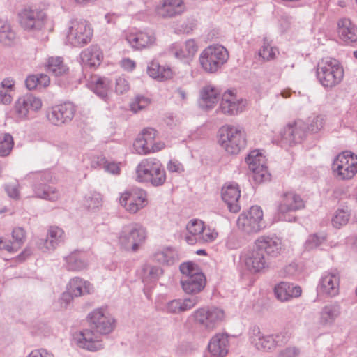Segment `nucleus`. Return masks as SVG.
Segmentation results:
<instances>
[{
    "mask_svg": "<svg viewBox=\"0 0 357 357\" xmlns=\"http://www.w3.org/2000/svg\"><path fill=\"white\" fill-rule=\"evenodd\" d=\"M305 202L300 195L293 191L286 192L281 195L277 204V217L279 220L292 222L295 218L291 213L303 209Z\"/></svg>",
    "mask_w": 357,
    "mask_h": 357,
    "instance_id": "obj_10",
    "label": "nucleus"
},
{
    "mask_svg": "<svg viewBox=\"0 0 357 357\" xmlns=\"http://www.w3.org/2000/svg\"><path fill=\"white\" fill-rule=\"evenodd\" d=\"M75 106L70 102L51 107L47 112V118L54 126L70 122L75 116Z\"/></svg>",
    "mask_w": 357,
    "mask_h": 357,
    "instance_id": "obj_20",
    "label": "nucleus"
},
{
    "mask_svg": "<svg viewBox=\"0 0 357 357\" xmlns=\"http://www.w3.org/2000/svg\"><path fill=\"white\" fill-rule=\"evenodd\" d=\"M153 258L156 262L166 266H172L179 259L177 252L170 247L156 251L153 255Z\"/></svg>",
    "mask_w": 357,
    "mask_h": 357,
    "instance_id": "obj_41",
    "label": "nucleus"
},
{
    "mask_svg": "<svg viewBox=\"0 0 357 357\" xmlns=\"http://www.w3.org/2000/svg\"><path fill=\"white\" fill-rule=\"evenodd\" d=\"M93 29L85 20H72L67 26L66 43L74 47H83L91 40Z\"/></svg>",
    "mask_w": 357,
    "mask_h": 357,
    "instance_id": "obj_9",
    "label": "nucleus"
},
{
    "mask_svg": "<svg viewBox=\"0 0 357 357\" xmlns=\"http://www.w3.org/2000/svg\"><path fill=\"white\" fill-rule=\"evenodd\" d=\"M101 335L92 328L84 329L75 333L73 340L78 347L95 352L104 347Z\"/></svg>",
    "mask_w": 357,
    "mask_h": 357,
    "instance_id": "obj_17",
    "label": "nucleus"
},
{
    "mask_svg": "<svg viewBox=\"0 0 357 357\" xmlns=\"http://www.w3.org/2000/svg\"><path fill=\"white\" fill-rule=\"evenodd\" d=\"M229 337L218 333L211 337L208 344V351L213 357H225L229 349Z\"/></svg>",
    "mask_w": 357,
    "mask_h": 357,
    "instance_id": "obj_29",
    "label": "nucleus"
},
{
    "mask_svg": "<svg viewBox=\"0 0 357 357\" xmlns=\"http://www.w3.org/2000/svg\"><path fill=\"white\" fill-rule=\"evenodd\" d=\"M126 41L135 50L149 48L155 44L156 38L151 31H130L126 36Z\"/></svg>",
    "mask_w": 357,
    "mask_h": 357,
    "instance_id": "obj_28",
    "label": "nucleus"
},
{
    "mask_svg": "<svg viewBox=\"0 0 357 357\" xmlns=\"http://www.w3.org/2000/svg\"><path fill=\"white\" fill-rule=\"evenodd\" d=\"M46 70L52 73L55 76H59L66 73L68 68L63 63L62 57L51 56L47 59L46 63Z\"/></svg>",
    "mask_w": 357,
    "mask_h": 357,
    "instance_id": "obj_44",
    "label": "nucleus"
},
{
    "mask_svg": "<svg viewBox=\"0 0 357 357\" xmlns=\"http://www.w3.org/2000/svg\"><path fill=\"white\" fill-rule=\"evenodd\" d=\"M167 169L170 173L181 174L185 171L181 162L177 160H170L167 164Z\"/></svg>",
    "mask_w": 357,
    "mask_h": 357,
    "instance_id": "obj_58",
    "label": "nucleus"
},
{
    "mask_svg": "<svg viewBox=\"0 0 357 357\" xmlns=\"http://www.w3.org/2000/svg\"><path fill=\"white\" fill-rule=\"evenodd\" d=\"M79 58L84 68H95L100 65L103 55L98 45H91L82 51Z\"/></svg>",
    "mask_w": 357,
    "mask_h": 357,
    "instance_id": "obj_31",
    "label": "nucleus"
},
{
    "mask_svg": "<svg viewBox=\"0 0 357 357\" xmlns=\"http://www.w3.org/2000/svg\"><path fill=\"white\" fill-rule=\"evenodd\" d=\"M219 100V91L212 85H206L199 92V105L205 110L213 109Z\"/></svg>",
    "mask_w": 357,
    "mask_h": 357,
    "instance_id": "obj_32",
    "label": "nucleus"
},
{
    "mask_svg": "<svg viewBox=\"0 0 357 357\" xmlns=\"http://www.w3.org/2000/svg\"><path fill=\"white\" fill-rule=\"evenodd\" d=\"M342 307L337 301L324 305L319 312L318 324L324 328L331 327L340 317Z\"/></svg>",
    "mask_w": 357,
    "mask_h": 357,
    "instance_id": "obj_27",
    "label": "nucleus"
},
{
    "mask_svg": "<svg viewBox=\"0 0 357 357\" xmlns=\"http://www.w3.org/2000/svg\"><path fill=\"white\" fill-rule=\"evenodd\" d=\"M16 34L6 21L0 20V43L10 46L15 40Z\"/></svg>",
    "mask_w": 357,
    "mask_h": 357,
    "instance_id": "obj_45",
    "label": "nucleus"
},
{
    "mask_svg": "<svg viewBox=\"0 0 357 357\" xmlns=\"http://www.w3.org/2000/svg\"><path fill=\"white\" fill-rule=\"evenodd\" d=\"M148 75L158 81H164L172 78V69L165 66H160L158 62L153 61L147 66Z\"/></svg>",
    "mask_w": 357,
    "mask_h": 357,
    "instance_id": "obj_40",
    "label": "nucleus"
},
{
    "mask_svg": "<svg viewBox=\"0 0 357 357\" xmlns=\"http://www.w3.org/2000/svg\"><path fill=\"white\" fill-rule=\"evenodd\" d=\"M183 276L180 283L184 293L197 296L204 289L206 278L199 267L194 263L188 261L182 263L179 267Z\"/></svg>",
    "mask_w": 357,
    "mask_h": 357,
    "instance_id": "obj_3",
    "label": "nucleus"
},
{
    "mask_svg": "<svg viewBox=\"0 0 357 357\" xmlns=\"http://www.w3.org/2000/svg\"><path fill=\"white\" fill-rule=\"evenodd\" d=\"M12 237L14 241L12 243L17 250L24 241L25 231L22 227H16L13 230Z\"/></svg>",
    "mask_w": 357,
    "mask_h": 357,
    "instance_id": "obj_56",
    "label": "nucleus"
},
{
    "mask_svg": "<svg viewBox=\"0 0 357 357\" xmlns=\"http://www.w3.org/2000/svg\"><path fill=\"white\" fill-rule=\"evenodd\" d=\"M300 354V351L295 347H288L281 350L278 357H297Z\"/></svg>",
    "mask_w": 357,
    "mask_h": 357,
    "instance_id": "obj_63",
    "label": "nucleus"
},
{
    "mask_svg": "<svg viewBox=\"0 0 357 357\" xmlns=\"http://www.w3.org/2000/svg\"><path fill=\"white\" fill-rule=\"evenodd\" d=\"M249 169L253 174V179L257 183H261L270 179V174L266 165V158L259 150L250 152L245 158Z\"/></svg>",
    "mask_w": 357,
    "mask_h": 357,
    "instance_id": "obj_18",
    "label": "nucleus"
},
{
    "mask_svg": "<svg viewBox=\"0 0 357 357\" xmlns=\"http://www.w3.org/2000/svg\"><path fill=\"white\" fill-rule=\"evenodd\" d=\"M43 106L42 100L31 94L20 97L15 102L13 112L17 121H26L33 119Z\"/></svg>",
    "mask_w": 357,
    "mask_h": 357,
    "instance_id": "obj_12",
    "label": "nucleus"
},
{
    "mask_svg": "<svg viewBox=\"0 0 357 357\" xmlns=\"http://www.w3.org/2000/svg\"><path fill=\"white\" fill-rule=\"evenodd\" d=\"M241 259L245 268L252 273H261L268 267L264 255L258 250L255 244L252 249L241 254Z\"/></svg>",
    "mask_w": 357,
    "mask_h": 357,
    "instance_id": "obj_22",
    "label": "nucleus"
},
{
    "mask_svg": "<svg viewBox=\"0 0 357 357\" xmlns=\"http://www.w3.org/2000/svg\"><path fill=\"white\" fill-rule=\"evenodd\" d=\"M289 124L291 125V130L293 131L292 135L296 144L301 142L305 135L306 126L305 123L302 120H297Z\"/></svg>",
    "mask_w": 357,
    "mask_h": 357,
    "instance_id": "obj_50",
    "label": "nucleus"
},
{
    "mask_svg": "<svg viewBox=\"0 0 357 357\" xmlns=\"http://www.w3.org/2000/svg\"><path fill=\"white\" fill-rule=\"evenodd\" d=\"M218 143L229 154L236 155L246 146L245 132L238 126H223L218 131Z\"/></svg>",
    "mask_w": 357,
    "mask_h": 357,
    "instance_id": "obj_5",
    "label": "nucleus"
},
{
    "mask_svg": "<svg viewBox=\"0 0 357 357\" xmlns=\"http://www.w3.org/2000/svg\"><path fill=\"white\" fill-rule=\"evenodd\" d=\"M326 240L325 236H318L317 234H313L309 236L305 243V248L307 250H312L319 246Z\"/></svg>",
    "mask_w": 357,
    "mask_h": 357,
    "instance_id": "obj_54",
    "label": "nucleus"
},
{
    "mask_svg": "<svg viewBox=\"0 0 357 357\" xmlns=\"http://www.w3.org/2000/svg\"><path fill=\"white\" fill-rule=\"evenodd\" d=\"M103 169L105 172L114 175L119 174L121 171L119 163L108 160H105Z\"/></svg>",
    "mask_w": 357,
    "mask_h": 357,
    "instance_id": "obj_62",
    "label": "nucleus"
},
{
    "mask_svg": "<svg viewBox=\"0 0 357 357\" xmlns=\"http://www.w3.org/2000/svg\"><path fill=\"white\" fill-rule=\"evenodd\" d=\"M278 54V49L271 46L265 39L259 51V56L263 59V61H268L274 59Z\"/></svg>",
    "mask_w": 357,
    "mask_h": 357,
    "instance_id": "obj_49",
    "label": "nucleus"
},
{
    "mask_svg": "<svg viewBox=\"0 0 357 357\" xmlns=\"http://www.w3.org/2000/svg\"><path fill=\"white\" fill-rule=\"evenodd\" d=\"M5 190L9 197L14 199H18L20 198L18 183L8 184L5 186Z\"/></svg>",
    "mask_w": 357,
    "mask_h": 357,
    "instance_id": "obj_60",
    "label": "nucleus"
},
{
    "mask_svg": "<svg viewBox=\"0 0 357 357\" xmlns=\"http://www.w3.org/2000/svg\"><path fill=\"white\" fill-rule=\"evenodd\" d=\"M158 132L152 128H146L142 130L135 139L133 146L136 153L147 155L161 151L165 146L162 141H156Z\"/></svg>",
    "mask_w": 357,
    "mask_h": 357,
    "instance_id": "obj_14",
    "label": "nucleus"
},
{
    "mask_svg": "<svg viewBox=\"0 0 357 357\" xmlns=\"http://www.w3.org/2000/svg\"><path fill=\"white\" fill-rule=\"evenodd\" d=\"M276 298L280 301H288L293 298H298L301 295L302 289L300 286L286 282H281L274 288Z\"/></svg>",
    "mask_w": 357,
    "mask_h": 357,
    "instance_id": "obj_33",
    "label": "nucleus"
},
{
    "mask_svg": "<svg viewBox=\"0 0 357 357\" xmlns=\"http://www.w3.org/2000/svg\"><path fill=\"white\" fill-rule=\"evenodd\" d=\"M254 244L258 250L267 256L276 257L280 255L283 244L282 240L276 235H262L257 238Z\"/></svg>",
    "mask_w": 357,
    "mask_h": 357,
    "instance_id": "obj_23",
    "label": "nucleus"
},
{
    "mask_svg": "<svg viewBox=\"0 0 357 357\" xmlns=\"http://www.w3.org/2000/svg\"><path fill=\"white\" fill-rule=\"evenodd\" d=\"M344 70L342 64L331 57L321 59L317 65V77L325 89H333L342 82Z\"/></svg>",
    "mask_w": 357,
    "mask_h": 357,
    "instance_id": "obj_4",
    "label": "nucleus"
},
{
    "mask_svg": "<svg viewBox=\"0 0 357 357\" xmlns=\"http://www.w3.org/2000/svg\"><path fill=\"white\" fill-rule=\"evenodd\" d=\"M190 317L196 325L211 331L225 320V312L222 308L206 306L195 310Z\"/></svg>",
    "mask_w": 357,
    "mask_h": 357,
    "instance_id": "obj_8",
    "label": "nucleus"
},
{
    "mask_svg": "<svg viewBox=\"0 0 357 357\" xmlns=\"http://www.w3.org/2000/svg\"><path fill=\"white\" fill-rule=\"evenodd\" d=\"M221 197L227 205L229 211L237 213L240 211L239 198L241 197V190L239 185L236 183H226L222 188Z\"/></svg>",
    "mask_w": 357,
    "mask_h": 357,
    "instance_id": "obj_26",
    "label": "nucleus"
},
{
    "mask_svg": "<svg viewBox=\"0 0 357 357\" xmlns=\"http://www.w3.org/2000/svg\"><path fill=\"white\" fill-rule=\"evenodd\" d=\"M93 284L80 277L71 278L67 284V292L63 293L62 298L70 300V298L80 297L93 293Z\"/></svg>",
    "mask_w": 357,
    "mask_h": 357,
    "instance_id": "obj_25",
    "label": "nucleus"
},
{
    "mask_svg": "<svg viewBox=\"0 0 357 357\" xmlns=\"http://www.w3.org/2000/svg\"><path fill=\"white\" fill-rule=\"evenodd\" d=\"M33 197L37 198L50 202H56L60 198V192L54 186L43 183L33 185Z\"/></svg>",
    "mask_w": 357,
    "mask_h": 357,
    "instance_id": "obj_38",
    "label": "nucleus"
},
{
    "mask_svg": "<svg viewBox=\"0 0 357 357\" xmlns=\"http://www.w3.org/2000/svg\"><path fill=\"white\" fill-rule=\"evenodd\" d=\"M14 146L13 136L8 132L0 133V156L6 157L9 155Z\"/></svg>",
    "mask_w": 357,
    "mask_h": 357,
    "instance_id": "obj_46",
    "label": "nucleus"
},
{
    "mask_svg": "<svg viewBox=\"0 0 357 357\" xmlns=\"http://www.w3.org/2000/svg\"><path fill=\"white\" fill-rule=\"evenodd\" d=\"M119 204L130 213L135 214L148 205V195L146 190L133 188L121 193Z\"/></svg>",
    "mask_w": 357,
    "mask_h": 357,
    "instance_id": "obj_15",
    "label": "nucleus"
},
{
    "mask_svg": "<svg viewBox=\"0 0 357 357\" xmlns=\"http://www.w3.org/2000/svg\"><path fill=\"white\" fill-rule=\"evenodd\" d=\"M91 328L98 333L107 335L115 328V319L105 307L94 309L87 316Z\"/></svg>",
    "mask_w": 357,
    "mask_h": 357,
    "instance_id": "obj_16",
    "label": "nucleus"
},
{
    "mask_svg": "<svg viewBox=\"0 0 357 357\" xmlns=\"http://www.w3.org/2000/svg\"><path fill=\"white\" fill-rule=\"evenodd\" d=\"M204 229V222L198 219L190 220L186 225L187 234L185 241L190 245L199 242V238Z\"/></svg>",
    "mask_w": 357,
    "mask_h": 357,
    "instance_id": "obj_39",
    "label": "nucleus"
},
{
    "mask_svg": "<svg viewBox=\"0 0 357 357\" xmlns=\"http://www.w3.org/2000/svg\"><path fill=\"white\" fill-rule=\"evenodd\" d=\"M26 357H54L53 354L45 349L33 350Z\"/></svg>",
    "mask_w": 357,
    "mask_h": 357,
    "instance_id": "obj_64",
    "label": "nucleus"
},
{
    "mask_svg": "<svg viewBox=\"0 0 357 357\" xmlns=\"http://www.w3.org/2000/svg\"><path fill=\"white\" fill-rule=\"evenodd\" d=\"M200 301L198 296L173 299L167 302L165 310L171 314H179L189 311L195 307Z\"/></svg>",
    "mask_w": 357,
    "mask_h": 357,
    "instance_id": "obj_30",
    "label": "nucleus"
},
{
    "mask_svg": "<svg viewBox=\"0 0 357 357\" xmlns=\"http://www.w3.org/2000/svg\"><path fill=\"white\" fill-rule=\"evenodd\" d=\"M248 338L252 346L262 352H272L277 347L285 344L289 340V337L285 333L266 335L257 326L250 328Z\"/></svg>",
    "mask_w": 357,
    "mask_h": 357,
    "instance_id": "obj_7",
    "label": "nucleus"
},
{
    "mask_svg": "<svg viewBox=\"0 0 357 357\" xmlns=\"http://www.w3.org/2000/svg\"><path fill=\"white\" fill-rule=\"evenodd\" d=\"M291 125L287 124L280 132V144L281 145H292L296 144L295 139L292 135Z\"/></svg>",
    "mask_w": 357,
    "mask_h": 357,
    "instance_id": "obj_53",
    "label": "nucleus"
},
{
    "mask_svg": "<svg viewBox=\"0 0 357 357\" xmlns=\"http://www.w3.org/2000/svg\"><path fill=\"white\" fill-rule=\"evenodd\" d=\"M335 176L340 180H350L357 173V155L351 151H343L333 163Z\"/></svg>",
    "mask_w": 357,
    "mask_h": 357,
    "instance_id": "obj_13",
    "label": "nucleus"
},
{
    "mask_svg": "<svg viewBox=\"0 0 357 357\" xmlns=\"http://www.w3.org/2000/svg\"><path fill=\"white\" fill-rule=\"evenodd\" d=\"M117 238L121 248L135 252L145 243L147 231L142 225L132 222L122 227Z\"/></svg>",
    "mask_w": 357,
    "mask_h": 357,
    "instance_id": "obj_6",
    "label": "nucleus"
},
{
    "mask_svg": "<svg viewBox=\"0 0 357 357\" xmlns=\"http://www.w3.org/2000/svg\"><path fill=\"white\" fill-rule=\"evenodd\" d=\"M229 57V52L223 45L213 44L201 52L198 61L201 69L204 73L215 74L221 70Z\"/></svg>",
    "mask_w": 357,
    "mask_h": 357,
    "instance_id": "obj_2",
    "label": "nucleus"
},
{
    "mask_svg": "<svg viewBox=\"0 0 357 357\" xmlns=\"http://www.w3.org/2000/svg\"><path fill=\"white\" fill-rule=\"evenodd\" d=\"M84 204L89 210L99 208L102 204V195L98 192H90L85 196Z\"/></svg>",
    "mask_w": 357,
    "mask_h": 357,
    "instance_id": "obj_47",
    "label": "nucleus"
},
{
    "mask_svg": "<svg viewBox=\"0 0 357 357\" xmlns=\"http://www.w3.org/2000/svg\"><path fill=\"white\" fill-rule=\"evenodd\" d=\"M340 276L337 269L325 271L321 276L317 291L324 296L335 297L340 292Z\"/></svg>",
    "mask_w": 357,
    "mask_h": 357,
    "instance_id": "obj_21",
    "label": "nucleus"
},
{
    "mask_svg": "<svg viewBox=\"0 0 357 357\" xmlns=\"http://www.w3.org/2000/svg\"><path fill=\"white\" fill-rule=\"evenodd\" d=\"M218 235V232L214 229L206 227L204 226V229H203V232L202 233L198 243H202L213 242L217 238Z\"/></svg>",
    "mask_w": 357,
    "mask_h": 357,
    "instance_id": "obj_55",
    "label": "nucleus"
},
{
    "mask_svg": "<svg viewBox=\"0 0 357 357\" xmlns=\"http://www.w3.org/2000/svg\"><path fill=\"white\" fill-rule=\"evenodd\" d=\"M324 122V118L322 116L310 117L308 119L307 128L312 132H317L323 128Z\"/></svg>",
    "mask_w": 357,
    "mask_h": 357,
    "instance_id": "obj_52",
    "label": "nucleus"
},
{
    "mask_svg": "<svg viewBox=\"0 0 357 357\" xmlns=\"http://www.w3.org/2000/svg\"><path fill=\"white\" fill-rule=\"evenodd\" d=\"M149 104V98L142 95H137L130 102V109L132 112H137L146 108Z\"/></svg>",
    "mask_w": 357,
    "mask_h": 357,
    "instance_id": "obj_51",
    "label": "nucleus"
},
{
    "mask_svg": "<svg viewBox=\"0 0 357 357\" xmlns=\"http://www.w3.org/2000/svg\"><path fill=\"white\" fill-rule=\"evenodd\" d=\"M65 233L61 228L58 227H50L47 231L46 239L43 242L44 251L54 250L61 243L64 241Z\"/></svg>",
    "mask_w": 357,
    "mask_h": 357,
    "instance_id": "obj_37",
    "label": "nucleus"
},
{
    "mask_svg": "<svg viewBox=\"0 0 357 357\" xmlns=\"http://www.w3.org/2000/svg\"><path fill=\"white\" fill-rule=\"evenodd\" d=\"M185 54L190 55V57H192L197 52L198 46L197 43L193 39L188 40L185 44Z\"/></svg>",
    "mask_w": 357,
    "mask_h": 357,
    "instance_id": "obj_61",
    "label": "nucleus"
},
{
    "mask_svg": "<svg viewBox=\"0 0 357 357\" xmlns=\"http://www.w3.org/2000/svg\"><path fill=\"white\" fill-rule=\"evenodd\" d=\"M65 267L68 271H81L87 268L89 259L86 252L75 251L64 257Z\"/></svg>",
    "mask_w": 357,
    "mask_h": 357,
    "instance_id": "obj_35",
    "label": "nucleus"
},
{
    "mask_svg": "<svg viewBox=\"0 0 357 357\" xmlns=\"http://www.w3.org/2000/svg\"><path fill=\"white\" fill-rule=\"evenodd\" d=\"M246 105L245 100L238 98L233 91L228 90L222 95L219 109L223 114L236 115L244 111Z\"/></svg>",
    "mask_w": 357,
    "mask_h": 357,
    "instance_id": "obj_24",
    "label": "nucleus"
},
{
    "mask_svg": "<svg viewBox=\"0 0 357 357\" xmlns=\"http://www.w3.org/2000/svg\"><path fill=\"white\" fill-rule=\"evenodd\" d=\"M130 90L128 80L123 76H119L116 79L115 91L116 93L123 94Z\"/></svg>",
    "mask_w": 357,
    "mask_h": 357,
    "instance_id": "obj_57",
    "label": "nucleus"
},
{
    "mask_svg": "<svg viewBox=\"0 0 357 357\" xmlns=\"http://www.w3.org/2000/svg\"><path fill=\"white\" fill-rule=\"evenodd\" d=\"M172 54L178 59L183 60L190 58V55L185 54V47L180 46L178 44H174L171 49Z\"/></svg>",
    "mask_w": 357,
    "mask_h": 357,
    "instance_id": "obj_59",
    "label": "nucleus"
},
{
    "mask_svg": "<svg viewBox=\"0 0 357 357\" xmlns=\"http://www.w3.org/2000/svg\"><path fill=\"white\" fill-rule=\"evenodd\" d=\"M185 10L183 0H162L156 8L157 14L162 17H172Z\"/></svg>",
    "mask_w": 357,
    "mask_h": 357,
    "instance_id": "obj_34",
    "label": "nucleus"
},
{
    "mask_svg": "<svg viewBox=\"0 0 357 357\" xmlns=\"http://www.w3.org/2000/svg\"><path fill=\"white\" fill-rule=\"evenodd\" d=\"M263 211L258 206H252L247 211L240 214L237 220L238 228L243 233L253 234L266 227L263 220Z\"/></svg>",
    "mask_w": 357,
    "mask_h": 357,
    "instance_id": "obj_11",
    "label": "nucleus"
},
{
    "mask_svg": "<svg viewBox=\"0 0 357 357\" xmlns=\"http://www.w3.org/2000/svg\"><path fill=\"white\" fill-rule=\"evenodd\" d=\"M350 212L347 209H338L332 218V225L335 228H340L349 222Z\"/></svg>",
    "mask_w": 357,
    "mask_h": 357,
    "instance_id": "obj_48",
    "label": "nucleus"
},
{
    "mask_svg": "<svg viewBox=\"0 0 357 357\" xmlns=\"http://www.w3.org/2000/svg\"><path fill=\"white\" fill-rule=\"evenodd\" d=\"M136 181L153 186L162 185L166 181V172L161 162L155 158L142 160L136 167Z\"/></svg>",
    "mask_w": 357,
    "mask_h": 357,
    "instance_id": "obj_1",
    "label": "nucleus"
},
{
    "mask_svg": "<svg viewBox=\"0 0 357 357\" xmlns=\"http://www.w3.org/2000/svg\"><path fill=\"white\" fill-rule=\"evenodd\" d=\"M162 274V268L158 266L146 264L142 268V279L146 285L156 282Z\"/></svg>",
    "mask_w": 357,
    "mask_h": 357,
    "instance_id": "obj_42",
    "label": "nucleus"
},
{
    "mask_svg": "<svg viewBox=\"0 0 357 357\" xmlns=\"http://www.w3.org/2000/svg\"><path fill=\"white\" fill-rule=\"evenodd\" d=\"M337 31L343 42L350 44L357 41V26L349 19L343 18L339 20Z\"/></svg>",
    "mask_w": 357,
    "mask_h": 357,
    "instance_id": "obj_36",
    "label": "nucleus"
},
{
    "mask_svg": "<svg viewBox=\"0 0 357 357\" xmlns=\"http://www.w3.org/2000/svg\"><path fill=\"white\" fill-rule=\"evenodd\" d=\"M48 21L45 12L38 8L24 9L20 15V24L28 31L43 29Z\"/></svg>",
    "mask_w": 357,
    "mask_h": 357,
    "instance_id": "obj_19",
    "label": "nucleus"
},
{
    "mask_svg": "<svg viewBox=\"0 0 357 357\" xmlns=\"http://www.w3.org/2000/svg\"><path fill=\"white\" fill-rule=\"evenodd\" d=\"M110 82L107 78L93 77L91 82V90L100 98L105 99L109 89Z\"/></svg>",
    "mask_w": 357,
    "mask_h": 357,
    "instance_id": "obj_43",
    "label": "nucleus"
}]
</instances>
